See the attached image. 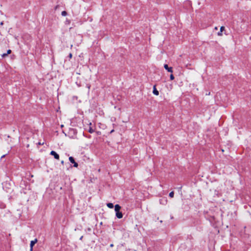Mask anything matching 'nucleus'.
I'll return each mask as SVG.
<instances>
[{"label": "nucleus", "instance_id": "10", "mask_svg": "<svg viewBox=\"0 0 251 251\" xmlns=\"http://www.w3.org/2000/svg\"><path fill=\"white\" fill-rule=\"evenodd\" d=\"M70 132H73L74 134H76V130L73 128H71L70 129Z\"/></svg>", "mask_w": 251, "mask_h": 251}, {"label": "nucleus", "instance_id": "20", "mask_svg": "<svg viewBox=\"0 0 251 251\" xmlns=\"http://www.w3.org/2000/svg\"><path fill=\"white\" fill-rule=\"evenodd\" d=\"M97 134L98 135H100L101 134V132L100 131H97Z\"/></svg>", "mask_w": 251, "mask_h": 251}, {"label": "nucleus", "instance_id": "6", "mask_svg": "<svg viewBox=\"0 0 251 251\" xmlns=\"http://www.w3.org/2000/svg\"><path fill=\"white\" fill-rule=\"evenodd\" d=\"M225 30V27L224 26H222L220 27V30L218 32V35L221 36L222 35V32Z\"/></svg>", "mask_w": 251, "mask_h": 251}, {"label": "nucleus", "instance_id": "2", "mask_svg": "<svg viewBox=\"0 0 251 251\" xmlns=\"http://www.w3.org/2000/svg\"><path fill=\"white\" fill-rule=\"evenodd\" d=\"M69 160L70 161L71 163L74 164V167H78V163L76 162L75 160V159L73 157L70 156L69 158Z\"/></svg>", "mask_w": 251, "mask_h": 251}, {"label": "nucleus", "instance_id": "25", "mask_svg": "<svg viewBox=\"0 0 251 251\" xmlns=\"http://www.w3.org/2000/svg\"><path fill=\"white\" fill-rule=\"evenodd\" d=\"M61 163L62 164H64V161L63 160H62V161H61Z\"/></svg>", "mask_w": 251, "mask_h": 251}, {"label": "nucleus", "instance_id": "27", "mask_svg": "<svg viewBox=\"0 0 251 251\" xmlns=\"http://www.w3.org/2000/svg\"><path fill=\"white\" fill-rule=\"evenodd\" d=\"M5 156V155H2V157H1V158H2V157H4V156Z\"/></svg>", "mask_w": 251, "mask_h": 251}, {"label": "nucleus", "instance_id": "14", "mask_svg": "<svg viewBox=\"0 0 251 251\" xmlns=\"http://www.w3.org/2000/svg\"><path fill=\"white\" fill-rule=\"evenodd\" d=\"M8 53H3L2 54H1V56L2 58H5V57H6L7 55H8Z\"/></svg>", "mask_w": 251, "mask_h": 251}, {"label": "nucleus", "instance_id": "16", "mask_svg": "<svg viewBox=\"0 0 251 251\" xmlns=\"http://www.w3.org/2000/svg\"><path fill=\"white\" fill-rule=\"evenodd\" d=\"M11 52H12V51H11V50H7V52L6 53H8V54H10L11 53Z\"/></svg>", "mask_w": 251, "mask_h": 251}, {"label": "nucleus", "instance_id": "19", "mask_svg": "<svg viewBox=\"0 0 251 251\" xmlns=\"http://www.w3.org/2000/svg\"><path fill=\"white\" fill-rule=\"evenodd\" d=\"M43 144H44V143H41L40 142L37 143V145H43Z\"/></svg>", "mask_w": 251, "mask_h": 251}, {"label": "nucleus", "instance_id": "29", "mask_svg": "<svg viewBox=\"0 0 251 251\" xmlns=\"http://www.w3.org/2000/svg\"><path fill=\"white\" fill-rule=\"evenodd\" d=\"M75 135H72V137L74 136Z\"/></svg>", "mask_w": 251, "mask_h": 251}, {"label": "nucleus", "instance_id": "7", "mask_svg": "<svg viewBox=\"0 0 251 251\" xmlns=\"http://www.w3.org/2000/svg\"><path fill=\"white\" fill-rule=\"evenodd\" d=\"M37 239H35L34 240H32L30 243V247H33V246L37 243Z\"/></svg>", "mask_w": 251, "mask_h": 251}, {"label": "nucleus", "instance_id": "8", "mask_svg": "<svg viewBox=\"0 0 251 251\" xmlns=\"http://www.w3.org/2000/svg\"><path fill=\"white\" fill-rule=\"evenodd\" d=\"M106 205L109 208H113L114 207V204L111 202L107 203Z\"/></svg>", "mask_w": 251, "mask_h": 251}, {"label": "nucleus", "instance_id": "11", "mask_svg": "<svg viewBox=\"0 0 251 251\" xmlns=\"http://www.w3.org/2000/svg\"><path fill=\"white\" fill-rule=\"evenodd\" d=\"M88 132L90 133H92L94 132V130L91 127H89Z\"/></svg>", "mask_w": 251, "mask_h": 251}, {"label": "nucleus", "instance_id": "3", "mask_svg": "<svg viewBox=\"0 0 251 251\" xmlns=\"http://www.w3.org/2000/svg\"><path fill=\"white\" fill-rule=\"evenodd\" d=\"M50 154L53 156L54 158L58 160L59 159V155L55 151H50Z\"/></svg>", "mask_w": 251, "mask_h": 251}, {"label": "nucleus", "instance_id": "1", "mask_svg": "<svg viewBox=\"0 0 251 251\" xmlns=\"http://www.w3.org/2000/svg\"><path fill=\"white\" fill-rule=\"evenodd\" d=\"M115 208V211L116 212V216L118 219H121L123 218V215L122 212L120 211V210L121 209V206L118 204H117L114 206Z\"/></svg>", "mask_w": 251, "mask_h": 251}, {"label": "nucleus", "instance_id": "21", "mask_svg": "<svg viewBox=\"0 0 251 251\" xmlns=\"http://www.w3.org/2000/svg\"><path fill=\"white\" fill-rule=\"evenodd\" d=\"M114 132V129H112L110 132V133L111 134L112 133Z\"/></svg>", "mask_w": 251, "mask_h": 251}, {"label": "nucleus", "instance_id": "15", "mask_svg": "<svg viewBox=\"0 0 251 251\" xmlns=\"http://www.w3.org/2000/svg\"><path fill=\"white\" fill-rule=\"evenodd\" d=\"M174 78H175V77H174V75L173 74H171L170 75V79L171 80H173V79H174Z\"/></svg>", "mask_w": 251, "mask_h": 251}, {"label": "nucleus", "instance_id": "12", "mask_svg": "<svg viewBox=\"0 0 251 251\" xmlns=\"http://www.w3.org/2000/svg\"><path fill=\"white\" fill-rule=\"evenodd\" d=\"M67 15V12L66 11H63L61 12V15L62 16H66Z\"/></svg>", "mask_w": 251, "mask_h": 251}, {"label": "nucleus", "instance_id": "17", "mask_svg": "<svg viewBox=\"0 0 251 251\" xmlns=\"http://www.w3.org/2000/svg\"><path fill=\"white\" fill-rule=\"evenodd\" d=\"M72 54L71 53H70L69 55H68V57L69 58V59H71L72 58Z\"/></svg>", "mask_w": 251, "mask_h": 251}, {"label": "nucleus", "instance_id": "13", "mask_svg": "<svg viewBox=\"0 0 251 251\" xmlns=\"http://www.w3.org/2000/svg\"><path fill=\"white\" fill-rule=\"evenodd\" d=\"M169 197H171V198H173L174 197V193L173 191H172L170 193H169Z\"/></svg>", "mask_w": 251, "mask_h": 251}, {"label": "nucleus", "instance_id": "9", "mask_svg": "<svg viewBox=\"0 0 251 251\" xmlns=\"http://www.w3.org/2000/svg\"><path fill=\"white\" fill-rule=\"evenodd\" d=\"M5 204L3 202L0 201V208L3 209L5 208Z\"/></svg>", "mask_w": 251, "mask_h": 251}, {"label": "nucleus", "instance_id": "22", "mask_svg": "<svg viewBox=\"0 0 251 251\" xmlns=\"http://www.w3.org/2000/svg\"><path fill=\"white\" fill-rule=\"evenodd\" d=\"M30 251H33V247H30Z\"/></svg>", "mask_w": 251, "mask_h": 251}, {"label": "nucleus", "instance_id": "24", "mask_svg": "<svg viewBox=\"0 0 251 251\" xmlns=\"http://www.w3.org/2000/svg\"><path fill=\"white\" fill-rule=\"evenodd\" d=\"M113 246H114V245H113V244H111L110 245V247H113Z\"/></svg>", "mask_w": 251, "mask_h": 251}, {"label": "nucleus", "instance_id": "23", "mask_svg": "<svg viewBox=\"0 0 251 251\" xmlns=\"http://www.w3.org/2000/svg\"><path fill=\"white\" fill-rule=\"evenodd\" d=\"M83 237V236H81L80 237L79 240H82Z\"/></svg>", "mask_w": 251, "mask_h": 251}, {"label": "nucleus", "instance_id": "26", "mask_svg": "<svg viewBox=\"0 0 251 251\" xmlns=\"http://www.w3.org/2000/svg\"><path fill=\"white\" fill-rule=\"evenodd\" d=\"M87 87H88L89 89H90V85H87Z\"/></svg>", "mask_w": 251, "mask_h": 251}, {"label": "nucleus", "instance_id": "28", "mask_svg": "<svg viewBox=\"0 0 251 251\" xmlns=\"http://www.w3.org/2000/svg\"><path fill=\"white\" fill-rule=\"evenodd\" d=\"M88 137V138H90V135L88 136V137Z\"/></svg>", "mask_w": 251, "mask_h": 251}, {"label": "nucleus", "instance_id": "4", "mask_svg": "<svg viewBox=\"0 0 251 251\" xmlns=\"http://www.w3.org/2000/svg\"><path fill=\"white\" fill-rule=\"evenodd\" d=\"M164 67L168 72L173 73V68L172 67H169L167 64H164Z\"/></svg>", "mask_w": 251, "mask_h": 251}, {"label": "nucleus", "instance_id": "5", "mask_svg": "<svg viewBox=\"0 0 251 251\" xmlns=\"http://www.w3.org/2000/svg\"><path fill=\"white\" fill-rule=\"evenodd\" d=\"M152 93L156 96L159 95V91L156 89L155 85L153 86Z\"/></svg>", "mask_w": 251, "mask_h": 251}, {"label": "nucleus", "instance_id": "18", "mask_svg": "<svg viewBox=\"0 0 251 251\" xmlns=\"http://www.w3.org/2000/svg\"><path fill=\"white\" fill-rule=\"evenodd\" d=\"M59 5H56V6H55V7H54V10H56L59 8Z\"/></svg>", "mask_w": 251, "mask_h": 251}]
</instances>
